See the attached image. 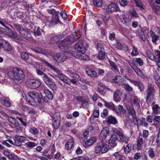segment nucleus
<instances>
[{
  "instance_id": "18",
  "label": "nucleus",
  "mask_w": 160,
  "mask_h": 160,
  "mask_svg": "<svg viewBox=\"0 0 160 160\" xmlns=\"http://www.w3.org/2000/svg\"><path fill=\"white\" fill-rule=\"evenodd\" d=\"M0 102L2 105L7 107H10L11 105L10 99L8 98H1Z\"/></svg>"
},
{
  "instance_id": "42",
  "label": "nucleus",
  "mask_w": 160,
  "mask_h": 160,
  "mask_svg": "<svg viewBox=\"0 0 160 160\" xmlns=\"http://www.w3.org/2000/svg\"><path fill=\"white\" fill-rule=\"evenodd\" d=\"M43 32V30L40 29V28L38 27L37 28L35 29L34 32V34L35 35L39 36L42 34V32Z\"/></svg>"
},
{
  "instance_id": "64",
  "label": "nucleus",
  "mask_w": 160,
  "mask_h": 160,
  "mask_svg": "<svg viewBox=\"0 0 160 160\" xmlns=\"http://www.w3.org/2000/svg\"><path fill=\"white\" fill-rule=\"evenodd\" d=\"M133 51L131 53V54L132 56H135L138 53L137 48H133Z\"/></svg>"
},
{
  "instance_id": "32",
  "label": "nucleus",
  "mask_w": 160,
  "mask_h": 160,
  "mask_svg": "<svg viewBox=\"0 0 160 160\" xmlns=\"http://www.w3.org/2000/svg\"><path fill=\"white\" fill-rule=\"evenodd\" d=\"M38 98V102L39 106H42L44 104V99H43L42 94L41 92L39 93Z\"/></svg>"
},
{
  "instance_id": "34",
  "label": "nucleus",
  "mask_w": 160,
  "mask_h": 160,
  "mask_svg": "<svg viewBox=\"0 0 160 160\" xmlns=\"http://www.w3.org/2000/svg\"><path fill=\"white\" fill-rule=\"evenodd\" d=\"M2 47L5 49V50L10 51H11L12 49V47L10 44L6 41L2 45Z\"/></svg>"
},
{
  "instance_id": "24",
  "label": "nucleus",
  "mask_w": 160,
  "mask_h": 160,
  "mask_svg": "<svg viewBox=\"0 0 160 160\" xmlns=\"http://www.w3.org/2000/svg\"><path fill=\"white\" fill-rule=\"evenodd\" d=\"M108 132V129L103 128L101 131L100 134V138H101L102 140H104L107 137V134Z\"/></svg>"
},
{
  "instance_id": "40",
  "label": "nucleus",
  "mask_w": 160,
  "mask_h": 160,
  "mask_svg": "<svg viewBox=\"0 0 160 160\" xmlns=\"http://www.w3.org/2000/svg\"><path fill=\"white\" fill-rule=\"evenodd\" d=\"M105 56V52L101 50L99 51V53L98 55L97 58L100 60H102L104 59Z\"/></svg>"
},
{
  "instance_id": "46",
  "label": "nucleus",
  "mask_w": 160,
  "mask_h": 160,
  "mask_svg": "<svg viewBox=\"0 0 160 160\" xmlns=\"http://www.w3.org/2000/svg\"><path fill=\"white\" fill-rule=\"evenodd\" d=\"M123 87L125 90L128 92H131L133 90V88L128 84H123Z\"/></svg>"
},
{
  "instance_id": "36",
  "label": "nucleus",
  "mask_w": 160,
  "mask_h": 160,
  "mask_svg": "<svg viewBox=\"0 0 160 160\" xmlns=\"http://www.w3.org/2000/svg\"><path fill=\"white\" fill-rule=\"evenodd\" d=\"M160 109V107L157 104L154 105L152 107L153 110L152 113L154 115H157L158 114L157 111Z\"/></svg>"
},
{
  "instance_id": "47",
  "label": "nucleus",
  "mask_w": 160,
  "mask_h": 160,
  "mask_svg": "<svg viewBox=\"0 0 160 160\" xmlns=\"http://www.w3.org/2000/svg\"><path fill=\"white\" fill-rule=\"evenodd\" d=\"M148 154L149 157L151 158H152L154 157L155 155L152 148H151L148 150Z\"/></svg>"
},
{
  "instance_id": "5",
  "label": "nucleus",
  "mask_w": 160,
  "mask_h": 160,
  "mask_svg": "<svg viewBox=\"0 0 160 160\" xmlns=\"http://www.w3.org/2000/svg\"><path fill=\"white\" fill-rule=\"evenodd\" d=\"M108 151V148L105 143L102 141L98 143L95 148V152L96 153L101 152V153H106Z\"/></svg>"
},
{
  "instance_id": "56",
  "label": "nucleus",
  "mask_w": 160,
  "mask_h": 160,
  "mask_svg": "<svg viewBox=\"0 0 160 160\" xmlns=\"http://www.w3.org/2000/svg\"><path fill=\"white\" fill-rule=\"evenodd\" d=\"M119 2L120 5L122 6H124L128 4L127 0H119Z\"/></svg>"
},
{
  "instance_id": "23",
  "label": "nucleus",
  "mask_w": 160,
  "mask_h": 160,
  "mask_svg": "<svg viewBox=\"0 0 160 160\" xmlns=\"http://www.w3.org/2000/svg\"><path fill=\"white\" fill-rule=\"evenodd\" d=\"M96 140L97 139L95 138L92 137L85 142V145L88 147L91 146L96 142Z\"/></svg>"
},
{
  "instance_id": "55",
  "label": "nucleus",
  "mask_w": 160,
  "mask_h": 160,
  "mask_svg": "<svg viewBox=\"0 0 160 160\" xmlns=\"http://www.w3.org/2000/svg\"><path fill=\"white\" fill-rule=\"evenodd\" d=\"M6 118L7 119L8 122L12 124L16 119V118L9 117L8 116V117H7Z\"/></svg>"
},
{
  "instance_id": "48",
  "label": "nucleus",
  "mask_w": 160,
  "mask_h": 160,
  "mask_svg": "<svg viewBox=\"0 0 160 160\" xmlns=\"http://www.w3.org/2000/svg\"><path fill=\"white\" fill-rule=\"evenodd\" d=\"M114 156L115 157L116 159L119 160L122 159L123 157L119 152H116L114 154Z\"/></svg>"
},
{
  "instance_id": "54",
  "label": "nucleus",
  "mask_w": 160,
  "mask_h": 160,
  "mask_svg": "<svg viewBox=\"0 0 160 160\" xmlns=\"http://www.w3.org/2000/svg\"><path fill=\"white\" fill-rule=\"evenodd\" d=\"M70 77L72 78L73 79H75L77 80H78L80 78L79 76L76 73H73L70 75Z\"/></svg>"
},
{
  "instance_id": "45",
  "label": "nucleus",
  "mask_w": 160,
  "mask_h": 160,
  "mask_svg": "<svg viewBox=\"0 0 160 160\" xmlns=\"http://www.w3.org/2000/svg\"><path fill=\"white\" fill-rule=\"evenodd\" d=\"M93 3L95 6L99 7L102 5V0H93Z\"/></svg>"
},
{
  "instance_id": "41",
  "label": "nucleus",
  "mask_w": 160,
  "mask_h": 160,
  "mask_svg": "<svg viewBox=\"0 0 160 160\" xmlns=\"http://www.w3.org/2000/svg\"><path fill=\"white\" fill-rule=\"evenodd\" d=\"M21 58L24 60H27L29 58L28 54L25 52H22L21 53Z\"/></svg>"
},
{
  "instance_id": "20",
  "label": "nucleus",
  "mask_w": 160,
  "mask_h": 160,
  "mask_svg": "<svg viewBox=\"0 0 160 160\" xmlns=\"http://www.w3.org/2000/svg\"><path fill=\"white\" fill-rule=\"evenodd\" d=\"M144 143V141L142 138L138 137L137 141V149L138 150H140L142 148V145Z\"/></svg>"
},
{
  "instance_id": "3",
  "label": "nucleus",
  "mask_w": 160,
  "mask_h": 160,
  "mask_svg": "<svg viewBox=\"0 0 160 160\" xmlns=\"http://www.w3.org/2000/svg\"><path fill=\"white\" fill-rule=\"evenodd\" d=\"M81 42H77L75 45V49L78 52L75 57L79 59L87 60L88 59V56L84 53L86 51L85 48L83 47L81 43Z\"/></svg>"
},
{
  "instance_id": "37",
  "label": "nucleus",
  "mask_w": 160,
  "mask_h": 160,
  "mask_svg": "<svg viewBox=\"0 0 160 160\" xmlns=\"http://www.w3.org/2000/svg\"><path fill=\"white\" fill-rule=\"evenodd\" d=\"M39 93L35 92H30L28 93V95L34 99L36 98L38 96Z\"/></svg>"
},
{
  "instance_id": "33",
  "label": "nucleus",
  "mask_w": 160,
  "mask_h": 160,
  "mask_svg": "<svg viewBox=\"0 0 160 160\" xmlns=\"http://www.w3.org/2000/svg\"><path fill=\"white\" fill-rule=\"evenodd\" d=\"M58 13L57 12H55L52 15V18L51 20L52 23H54L56 24L59 20L58 17Z\"/></svg>"
},
{
  "instance_id": "59",
  "label": "nucleus",
  "mask_w": 160,
  "mask_h": 160,
  "mask_svg": "<svg viewBox=\"0 0 160 160\" xmlns=\"http://www.w3.org/2000/svg\"><path fill=\"white\" fill-rule=\"evenodd\" d=\"M134 61L138 62L140 66H142L143 64V62L140 58H135L134 59Z\"/></svg>"
},
{
  "instance_id": "7",
  "label": "nucleus",
  "mask_w": 160,
  "mask_h": 160,
  "mask_svg": "<svg viewBox=\"0 0 160 160\" xmlns=\"http://www.w3.org/2000/svg\"><path fill=\"white\" fill-rule=\"evenodd\" d=\"M43 79L45 83L51 89L54 90L57 89V87L55 83L51 79L49 78L47 75H45L43 76Z\"/></svg>"
},
{
  "instance_id": "50",
  "label": "nucleus",
  "mask_w": 160,
  "mask_h": 160,
  "mask_svg": "<svg viewBox=\"0 0 160 160\" xmlns=\"http://www.w3.org/2000/svg\"><path fill=\"white\" fill-rule=\"evenodd\" d=\"M120 19L121 22L123 23H126L127 22L126 19H127V17L125 14H122L120 16Z\"/></svg>"
},
{
  "instance_id": "60",
  "label": "nucleus",
  "mask_w": 160,
  "mask_h": 160,
  "mask_svg": "<svg viewBox=\"0 0 160 160\" xmlns=\"http://www.w3.org/2000/svg\"><path fill=\"white\" fill-rule=\"evenodd\" d=\"M159 36L157 35H155L152 37V41L153 43H155L159 39Z\"/></svg>"
},
{
  "instance_id": "13",
  "label": "nucleus",
  "mask_w": 160,
  "mask_h": 160,
  "mask_svg": "<svg viewBox=\"0 0 160 160\" xmlns=\"http://www.w3.org/2000/svg\"><path fill=\"white\" fill-rule=\"evenodd\" d=\"M108 11L112 12H120L121 10L119 7L114 3L110 4L108 7Z\"/></svg>"
},
{
  "instance_id": "43",
  "label": "nucleus",
  "mask_w": 160,
  "mask_h": 160,
  "mask_svg": "<svg viewBox=\"0 0 160 160\" xmlns=\"http://www.w3.org/2000/svg\"><path fill=\"white\" fill-rule=\"evenodd\" d=\"M123 79L124 78L120 76H116L115 78L113 80V82H114L115 83H119L120 82V80L122 81L123 80Z\"/></svg>"
},
{
  "instance_id": "25",
  "label": "nucleus",
  "mask_w": 160,
  "mask_h": 160,
  "mask_svg": "<svg viewBox=\"0 0 160 160\" xmlns=\"http://www.w3.org/2000/svg\"><path fill=\"white\" fill-rule=\"evenodd\" d=\"M36 69L38 75H43V76H44L45 75H46L44 73V72L45 70V68L42 66H40L38 68H36Z\"/></svg>"
},
{
  "instance_id": "61",
  "label": "nucleus",
  "mask_w": 160,
  "mask_h": 160,
  "mask_svg": "<svg viewBox=\"0 0 160 160\" xmlns=\"http://www.w3.org/2000/svg\"><path fill=\"white\" fill-rule=\"evenodd\" d=\"M97 48L99 51H101V50L104 51V48L103 47V45L100 43H98L97 44Z\"/></svg>"
},
{
  "instance_id": "53",
  "label": "nucleus",
  "mask_w": 160,
  "mask_h": 160,
  "mask_svg": "<svg viewBox=\"0 0 160 160\" xmlns=\"http://www.w3.org/2000/svg\"><path fill=\"white\" fill-rule=\"evenodd\" d=\"M29 131L32 134L34 135L37 134L38 133V131L36 128H31L29 129Z\"/></svg>"
},
{
  "instance_id": "49",
  "label": "nucleus",
  "mask_w": 160,
  "mask_h": 160,
  "mask_svg": "<svg viewBox=\"0 0 160 160\" xmlns=\"http://www.w3.org/2000/svg\"><path fill=\"white\" fill-rule=\"evenodd\" d=\"M108 115V111L106 108L103 110V111L101 114V116L103 118H106Z\"/></svg>"
},
{
  "instance_id": "63",
  "label": "nucleus",
  "mask_w": 160,
  "mask_h": 160,
  "mask_svg": "<svg viewBox=\"0 0 160 160\" xmlns=\"http://www.w3.org/2000/svg\"><path fill=\"white\" fill-rule=\"evenodd\" d=\"M140 89V91L141 92H143L145 89L144 85L142 82H140L138 86Z\"/></svg>"
},
{
  "instance_id": "1",
  "label": "nucleus",
  "mask_w": 160,
  "mask_h": 160,
  "mask_svg": "<svg viewBox=\"0 0 160 160\" xmlns=\"http://www.w3.org/2000/svg\"><path fill=\"white\" fill-rule=\"evenodd\" d=\"M8 74L10 78L13 79L14 82L17 84L21 83L25 77L24 72L19 68H13L12 71H9Z\"/></svg>"
},
{
  "instance_id": "9",
  "label": "nucleus",
  "mask_w": 160,
  "mask_h": 160,
  "mask_svg": "<svg viewBox=\"0 0 160 160\" xmlns=\"http://www.w3.org/2000/svg\"><path fill=\"white\" fill-rule=\"evenodd\" d=\"M53 58L57 62L60 63L65 61L66 59V57L65 54L62 53H59L54 54Z\"/></svg>"
},
{
  "instance_id": "15",
  "label": "nucleus",
  "mask_w": 160,
  "mask_h": 160,
  "mask_svg": "<svg viewBox=\"0 0 160 160\" xmlns=\"http://www.w3.org/2000/svg\"><path fill=\"white\" fill-rule=\"evenodd\" d=\"M33 50L36 52L42 53L45 55H47L49 54V52L44 49H42L40 47H34Z\"/></svg>"
},
{
  "instance_id": "38",
  "label": "nucleus",
  "mask_w": 160,
  "mask_h": 160,
  "mask_svg": "<svg viewBox=\"0 0 160 160\" xmlns=\"http://www.w3.org/2000/svg\"><path fill=\"white\" fill-rule=\"evenodd\" d=\"M147 57L151 60H153L155 58L154 55L152 54L150 51L148 50L146 52Z\"/></svg>"
},
{
  "instance_id": "44",
  "label": "nucleus",
  "mask_w": 160,
  "mask_h": 160,
  "mask_svg": "<svg viewBox=\"0 0 160 160\" xmlns=\"http://www.w3.org/2000/svg\"><path fill=\"white\" fill-rule=\"evenodd\" d=\"M125 77L127 78L129 81L135 86H138L139 83H140V82L138 81H136L134 80H132L131 79L127 78L125 76Z\"/></svg>"
},
{
  "instance_id": "4",
  "label": "nucleus",
  "mask_w": 160,
  "mask_h": 160,
  "mask_svg": "<svg viewBox=\"0 0 160 160\" xmlns=\"http://www.w3.org/2000/svg\"><path fill=\"white\" fill-rule=\"evenodd\" d=\"M156 92L154 85L151 83H149L146 91V100L148 104H149L154 99Z\"/></svg>"
},
{
  "instance_id": "16",
  "label": "nucleus",
  "mask_w": 160,
  "mask_h": 160,
  "mask_svg": "<svg viewBox=\"0 0 160 160\" xmlns=\"http://www.w3.org/2000/svg\"><path fill=\"white\" fill-rule=\"evenodd\" d=\"M113 111H114L116 113L118 116H121L122 114H124L126 112L125 110L123 108L122 106L119 105L118 109L116 108V107L115 108V110Z\"/></svg>"
},
{
  "instance_id": "12",
  "label": "nucleus",
  "mask_w": 160,
  "mask_h": 160,
  "mask_svg": "<svg viewBox=\"0 0 160 160\" xmlns=\"http://www.w3.org/2000/svg\"><path fill=\"white\" fill-rule=\"evenodd\" d=\"M59 42L60 45L68 46L74 42V40L72 37H68Z\"/></svg>"
},
{
  "instance_id": "52",
  "label": "nucleus",
  "mask_w": 160,
  "mask_h": 160,
  "mask_svg": "<svg viewBox=\"0 0 160 160\" xmlns=\"http://www.w3.org/2000/svg\"><path fill=\"white\" fill-rule=\"evenodd\" d=\"M151 6L152 10V11L155 14H157V5H155L153 3H152L151 4Z\"/></svg>"
},
{
  "instance_id": "57",
  "label": "nucleus",
  "mask_w": 160,
  "mask_h": 160,
  "mask_svg": "<svg viewBox=\"0 0 160 160\" xmlns=\"http://www.w3.org/2000/svg\"><path fill=\"white\" fill-rule=\"evenodd\" d=\"M51 41L52 43H53L54 42H56L58 44H59V45L60 43L59 42V41H61L58 40L56 36L53 37L51 39Z\"/></svg>"
},
{
  "instance_id": "22",
  "label": "nucleus",
  "mask_w": 160,
  "mask_h": 160,
  "mask_svg": "<svg viewBox=\"0 0 160 160\" xmlns=\"http://www.w3.org/2000/svg\"><path fill=\"white\" fill-rule=\"evenodd\" d=\"M26 100L28 103L30 104L32 106H37V104L35 101V99L30 97L28 95V96H26Z\"/></svg>"
},
{
  "instance_id": "17",
  "label": "nucleus",
  "mask_w": 160,
  "mask_h": 160,
  "mask_svg": "<svg viewBox=\"0 0 160 160\" xmlns=\"http://www.w3.org/2000/svg\"><path fill=\"white\" fill-rule=\"evenodd\" d=\"M107 122L110 124L116 125L118 123L116 118L112 115H109L107 118Z\"/></svg>"
},
{
  "instance_id": "2",
  "label": "nucleus",
  "mask_w": 160,
  "mask_h": 160,
  "mask_svg": "<svg viewBox=\"0 0 160 160\" xmlns=\"http://www.w3.org/2000/svg\"><path fill=\"white\" fill-rule=\"evenodd\" d=\"M40 60L42 62L45 64L47 66L49 67L52 70L56 72V74L52 76L53 78H58L64 83L67 84L69 83L70 82L69 81V79L62 73L60 70L53 66L45 59H41Z\"/></svg>"
},
{
  "instance_id": "30",
  "label": "nucleus",
  "mask_w": 160,
  "mask_h": 160,
  "mask_svg": "<svg viewBox=\"0 0 160 160\" xmlns=\"http://www.w3.org/2000/svg\"><path fill=\"white\" fill-rule=\"evenodd\" d=\"M74 144V140L72 139H69L65 145L66 148L68 150H70L72 148Z\"/></svg>"
},
{
  "instance_id": "21",
  "label": "nucleus",
  "mask_w": 160,
  "mask_h": 160,
  "mask_svg": "<svg viewBox=\"0 0 160 160\" xmlns=\"http://www.w3.org/2000/svg\"><path fill=\"white\" fill-rule=\"evenodd\" d=\"M52 125L54 128L55 129L58 128L60 125V121L59 118H54L52 120Z\"/></svg>"
},
{
  "instance_id": "51",
  "label": "nucleus",
  "mask_w": 160,
  "mask_h": 160,
  "mask_svg": "<svg viewBox=\"0 0 160 160\" xmlns=\"http://www.w3.org/2000/svg\"><path fill=\"white\" fill-rule=\"evenodd\" d=\"M110 64L112 67L115 70H118V67L116 64L113 62L110 61L109 62Z\"/></svg>"
},
{
  "instance_id": "58",
  "label": "nucleus",
  "mask_w": 160,
  "mask_h": 160,
  "mask_svg": "<svg viewBox=\"0 0 160 160\" xmlns=\"http://www.w3.org/2000/svg\"><path fill=\"white\" fill-rule=\"evenodd\" d=\"M154 116L152 113L151 116L150 115H148L146 117L147 121L149 122H152V118Z\"/></svg>"
},
{
  "instance_id": "10",
  "label": "nucleus",
  "mask_w": 160,
  "mask_h": 160,
  "mask_svg": "<svg viewBox=\"0 0 160 160\" xmlns=\"http://www.w3.org/2000/svg\"><path fill=\"white\" fill-rule=\"evenodd\" d=\"M26 139L24 137L18 135H16L14 139V145L20 146L22 142L25 141Z\"/></svg>"
},
{
  "instance_id": "6",
  "label": "nucleus",
  "mask_w": 160,
  "mask_h": 160,
  "mask_svg": "<svg viewBox=\"0 0 160 160\" xmlns=\"http://www.w3.org/2000/svg\"><path fill=\"white\" fill-rule=\"evenodd\" d=\"M128 119L129 120L131 119L130 116L132 117V119L133 122L136 121L138 122L140 121V119L137 118L136 115V111L132 108H129L128 109V112L127 115Z\"/></svg>"
},
{
  "instance_id": "39",
  "label": "nucleus",
  "mask_w": 160,
  "mask_h": 160,
  "mask_svg": "<svg viewBox=\"0 0 160 160\" xmlns=\"http://www.w3.org/2000/svg\"><path fill=\"white\" fill-rule=\"evenodd\" d=\"M12 124L15 126L17 129L20 130H22V128L21 127L19 122L17 119Z\"/></svg>"
},
{
  "instance_id": "27",
  "label": "nucleus",
  "mask_w": 160,
  "mask_h": 160,
  "mask_svg": "<svg viewBox=\"0 0 160 160\" xmlns=\"http://www.w3.org/2000/svg\"><path fill=\"white\" fill-rule=\"evenodd\" d=\"M132 147V145L130 143H129L126 146L124 145L122 148L124 152L126 154L128 153L131 151Z\"/></svg>"
},
{
  "instance_id": "28",
  "label": "nucleus",
  "mask_w": 160,
  "mask_h": 160,
  "mask_svg": "<svg viewBox=\"0 0 160 160\" xmlns=\"http://www.w3.org/2000/svg\"><path fill=\"white\" fill-rule=\"evenodd\" d=\"M86 71L87 74L91 77H95L97 75L96 72L92 69H87Z\"/></svg>"
},
{
  "instance_id": "31",
  "label": "nucleus",
  "mask_w": 160,
  "mask_h": 160,
  "mask_svg": "<svg viewBox=\"0 0 160 160\" xmlns=\"http://www.w3.org/2000/svg\"><path fill=\"white\" fill-rule=\"evenodd\" d=\"M104 105L106 107L112 110H115V108L116 107L112 102H108L104 101Z\"/></svg>"
},
{
  "instance_id": "35",
  "label": "nucleus",
  "mask_w": 160,
  "mask_h": 160,
  "mask_svg": "<svg viewBox=\"0 0 160 160\" xmlns=\"http://www.w3.org/2000/svg\"><path fill=\"white\" fill-rule=\"evenodd\" d=\"M136 4V6L139 7L141 9L143 10L144 9V6L143 5L142 1L140 0H134Z\"/></svg>"
},
{
  "instance_id": "19",
  "label": "nucleus",
  "mask_w": 160,
  "mask_h": 160,
  "mask_svg": "<svg viewBox=\"0 0 160 160\" xmlns=\"http://www.w3.org/2000/svg\"><path fill=\"white\" fill-rule=\"evenodd\" d=\"M58 47L63 52L67 53L71 52V48L69 46L59 45Z\"/></svg>"
},
{
  "instance_id": "11",
  "label": "nucleus",
  "mask_w": 160,
  "mask_h": 160,
  "mask_svg": "<svg viewBox=\"0 0 160 160\" xmlns=\"http://www.w3.org/2000/svg\"><path fill=\"white\" fill-rule=\"evenodd\" d=\"M28 82L30 88L33 89L38 88L41 85L40 82L39 80L36 79H29L28 80Z\"/></svg>"
},
{
  "instance_id": "14",
  "label": "nucleus",
  "mask_w": 160,
  "mask_h": 160,
  "mask_svg": "<svg viewBox=\"0 0 160 160\" xmlns=\"http://www.w3.org/2000/svg\"><path fill=\"white\" fill-rule=\"evenodd\" d=\"M121 94L119 89H117L113 94V98L114 101L117 102L120 101L122 97Z\"/></svg>"
},
{
  "instance_id": "62",
  "label": "nucleus",
  "mask_w": 160,
  "mask_h": 160,
  "mask_svg": "<svg viewBox=\"0 0 160 160\" xmlns=\"http://www.w3.org/2000/svg\"><path fill=\"white\" fill-rule=\"evenodd\" d=\"M72 37L73 38L74 40V42L77 40V39H78L79 37H80V35H79L78 36L77 35V33L76 32H75L72 35ZM72 37V36H71Z\"/></svg>"
},
{
  "instance_id": "29",
  "label": "nucleus",
  "mask_w": 160,
  "mask_h": 160,
  "mask_svg": "<svg viewBox=\"0 0 160 160\" xmlns=\"http://www.w3.org/2000/svg\"><path fill=\"white\" fill-rule=\"evenodd\" d=\"M3 154L9 159H15V155L14 154L11 153L8 151H4Z\"/></svg>"
},
{
  "instance_id": "8",
  "label": "nucleus",
  "mask_w": 160,
  "mask_h": 160,
  "mask_svg": "<svg viewBox=\"0 0 160 160\" xmlns=\"http://www.w3.org/2000/svg\"><path fill=\"white\" fill-rule=\"evenodd\" d=\"M118 138L117 136L115 134H112L109 140L108 147L109 149H112L116 147L117 143L116 140Z\"/></svg>"
},
{
  "instance_id": "26",
  "label": "nucleus",
  "mask_w": 160,
  "mask_h": 160,
  "mask_svg": "<svg viewBox=\"0 0 160 160\" xmlns=\"http://www.w3.org/2000/svg\"><path fill=\"white\" fill-rule=\"evenodd\" d=\"M10 36L12 38L16 40L15 42L17 43H20V41L18 40L22 41L23 40V38L22 37L17 35L14 32H12L11 34L10 35Z\"/></svg>"
}]
</instances>
